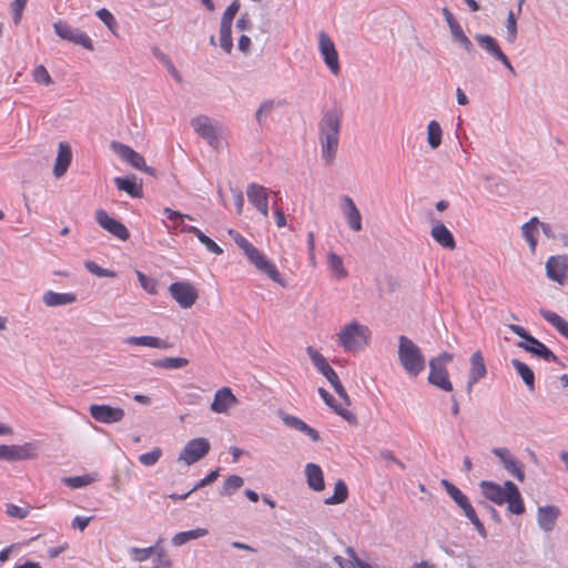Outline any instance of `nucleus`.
I'll use <instances>...</instances> for the list:
<instances>
[{
	"mask_svg": "<svg viewBox=\"0 0 568 568\" xmlns=\"http://www.w3.org/2000/svg\"><path fill=\"white\" fill-rule=\"evenodd\" d=\"M341 123L342 112L332 110L324 113L318 124L321 151L326 164H332L335 160L339 142Z\"/></svg>",
	"mask_w": 568,
	"mask_h": 568,
	"instance_id": "1",
	"label": "nucleus"
},
{
	"mask_svg": "<svg viewBox=\"0 0 568 568\" xmlns=\"http://www.w3.org/2000/svg\"><path fill=\"white\" fill-rule=\"evenodd\" d=\"M480 488L483 495L495 504L503 505L507 503L510 513L521 515L525 511L519 489L513 481L507 480L504 486L493 481H481Z\"/></svg>",
	"mask_w": 568,
	"mask_h": 568,
	"instance_id": "2",
	"label": "nucleus"
},
{
	"mask_svg": "<svg viewBox=\"0 0 568 568\" xmlns=\"http://www.w3.org/2000/svg\"><path fill=\"white\" fill-rule=\"evenodd\" d=\"M230 236L236 245L244 252L248 261L262 273L266 274L273 282L285 286L283 276L274 263H272L260 250H257L247 239L234 230L229 231Z\"/></svg>",
	"mask_w": 568,
	"mask_h": 568,
	"instance_id": "3",
	"label": "nucleus"
},
{
	"mask_svg": "<svg viewBox=\"0 0 568 568\" xmlns=\"http://www.w3.org/2000/svg\"><path fill=\"white\" fill-rule=\"evenodd\" d=\"M398 359L405 372L417 376L425 368V357L420 348L408 337L402 335L398 338Z\"/></svg>",
	"mask_w": 568,
	"mask_h": 568,
	"instance_id": "4",
	"label": "nucleus"
},
{
	"mask_svg": "<svg viewBox=\"0 0 568 568\" xmlns=\"http://www.w3.org/2000/svg\"><path fill=\"white\" fill-rule=\"evenodd\" d=\"M369 331L366 326L352 322L338 334V341L346 351H358L368 344Z\"/></svg>",
	"mask_w": 568,
	"mask_h": 568,
	"instance_id": "5",
	"label": "nucleus"
},
{
	"mask_svg": "<svg viewBox=\"0 0 568 568\" xmlns=\"http://www.w3.org/2000/svg\"><path fill=\"white\" fill-rule=\"evenodd\" d=\"M443 485L446 489V493L450 496V498L464 510L466 517L471 521V524L476 527L478 534L480 536H486V529L484 524L479 520L474 507L469 503L467 496L454 484L448 480H443Z\"/></svg>",
	"mask_w": 568,
	"mask_h": 568,
	"instance_id": "6",
	"label": "nucleus"
},
{
	"mask_svg": "<svg viewBox=\"0 0 568 568\" xmlns=\"http://www.w3.org/2000/svg\"><path fill=\"white\" fill-rule=\"evenodd\" d=\"M210 442L204 437H199L189 440L179 455V460L187 466L195 464L210 452Z\"/></svg>",
	"mask_w": 568,
	"mask_h": 568,
	"instance_id": "7",
	"label": "nucleus"
},
{
	"mask_svg": "<svg viewBox=\"0 0 568 568\" xmlns=\"http://www.w3.org/2000/svg\"><path fill=\"white\" fill-rule=\"evenodd\" d=\"M55 33L63 40L79 44L87 50H93V42L91 38L83 31L72 28L65 21L59 20L53 24Z\"/></svg>",
	"mask_w": 568,
	"mask_h": 568,
	"instance_id": "8",
	"label": "nucleus"
},
{
	"mask_svg": "<svg viewBox=\"0 0 568 568\" xmlns=\"http://www.w3.org/2000/svg\"><path fill=\"white\" fill-rule=\"evenodd\" d=\"M169 292L182 308L192 307L199 297L197 290L190 282H174L169 286Z\"/></svg>",
	"mask_w": 568,
	"mask_h": 568,
	"instance_id": "9",
	"label": "nucleus"
},
{
	"mask_svg": "<svg viewBox=\"0 0 568 568\" xmlns=\"http://www.w3.org/2000/svg\"><path fill=\"white\" fill-rule=\"evenodd\" d=\"M38 456L36 443L23 445H0V459L8 462L33 459Z\"/></svg>",
	"mask_w": 568,
	"mask_h": 568,
	"instance_id": "10",
	"label": "nucleus"
},
{
	"mask_svg": "<svg viewBox=\"0 0 568 568\" xmlns=\"http://www.w3.org/2000/svg\"><path fill=\"white\" fill-rule=\"evenodd\" d=\"M191 124L194 131L206 140L210 145L217 148L221 130L215 122L206 115H199L192 119Z\"/></svg>",
	"mask_w": 568,
	"mask_h": 568,
	"instance_id": "11",
	"label": "nucleus"
},
{
	"mask_svg": "<svg viewBox=\"0 0 568 568\" xmlns=\"http://www.w3.org/2000/svg\"><path fill=\"white\" fill-rule=\"evenodd\" d=\"M318 49L329 71L334 75H338L341 72L338 53L334 42L325 32L320 33Z\"/></svg>",
	"mask_w": 568,
	"mask_h": 568,
	"instance_id": "12",
	"label": "nucleus"
},
{
	"mask_svg": "<svg viewBox=\"0 0 568 568\" xmlns=\"http://www.w3.org/2000/svg\"><path fill=\"white\" fill-rule=\"evenodd\" d=\"M95 220L102 229L110 232L119 240L126 241L130 237V232L126 226L120 221L111 217L104 210H97Z\"/></svg>",
	"mask_w": 568,
	"mask_h": 568,
	"instance_id": "13",
	"label": "nucleus"
},
{
	"mask_svg": "<svg viewBox=\"0 0 568 568\" xmlns=\"http://www.w3.org/2000/svg\"><path fill=\"white\" fill-rule=\"evenodd\" d=\"M90 415L93 419L103 424H113L121 422L125 413L120 407H112L110 405L93 404L89 408Z\"/></svg>",
	"mask_w": 568,
	"mask_h": 568,
	"instance_id": "14",
	"label": "nucleus"
},
{
	"mask_svg": "<svg viewBox=\"0 0 568 568\" xmlns=\"http://www.w3.org/2000/svg\"><path fill=\"white\" fill-rule=\"evenodd\" d=\"M547 276L559 284H564L568 278V256H550L546 262Z\"/></svg>",
	"mask_w": 568,
	"mask_h": 568,
	"instance_id": "15",
	"label": "nucleus"
},
{
	"mask_svg": "<svg viewBox=\"0 0 568 568\" xmlns=\"http://www.w3.org/2000/svg\"><path fill=\"white\" fill-rule=\"evenodd\" d=\"M246 195L252 205L256 207V210L265 217L268 216V193L267 189L256 184L251 183L247 185Z\"/></svg>",
	"mask_w": 568,
	"mask_h": 568,
	"instance_id": "16",
	"label": "nucleus"
},
{
	"mask_svg": "<svg viewBox=\"0 0 568 568\" xmlns=\"http://www.w3.org/2000/svg\"><path fill=\"white\" fill-rule=\"evenodd\" d=\"M476 40L485 51H487L489 54H491L498 61H500L511 73H515V70L509 59L503 52L497 40L494 37L488 34H476Z\"/></svg>",
	"mask_w": 568,
	"mask_h": 568,
	"instance_id": "17",
	"label": "nucleus"
},
{
	"mask_svg": "<svg viewBox=\"0 0 568 568\" xmlns=\"http://www.w3.org/2000/svg\"><path fill=\"white\" fill-rule=\"evenodd\" d=\"M237 398L230 387H222L214 394L211 410L216 414L227 413L229 409L237 404Z\"/></svg>",
	"mask_w": 568,
	"mask_h": 568,
	"instance_id": "18",
	"label": "nucleus"
},
{
	"mask_svg": "<svg viewBox=\"0 0 568 568\" xmlns=\"http://www.w3.org/2000/svg\"><path fill=\"white\" fill-rule=\"evenodd\" d=\"M493 453L500 459L504 468L519 481H524L525 473L520 463L507 448H494Z\"/></svg>",
	"mask_w": 568,
	"mask_h": 568,
	"instance_id": "19",
	"label": "nucleus"
},
{
	"mask_svg": "<svg viewBox=\"0 0 568 568\" xmlns=\"http://www.w3.org/2000/svg\"><path fill=\"white\" fill-rule=\"evenodd\" d=\"M118 153L123 161L128 162L134 169L151 173V169L146 165L144 158L140 153L135 152L132 148L124 144H119Z\"/></svg>",
	"mask_w": 568,
	"mask_h": 568,
	"instance_id": "20",
	"label": "nucleus"
},
{
	"mask_svg": "<svg viewBox=\"0 0 568 568\" xmlns=\"http://www.w3.org/2000/svg\"><path fill=\"white\" fill-rule=\"evenodd\" d=\"M306 352L318 372L322 373L331 384L338 379L336 372L329 366L326 358L317 349L313 346H308Z\"/></svg>",
	"mask_w": 568,
	"mask_h": 568,
	"instance_id": "21",
	"label": "nucleus"
},
{
	"mask_svg": "<svg viewBox=\"0 0 568 568\" xmlns=\"http://www.w3.org/2000/svg\"><path fill=\"white\" fill-rule=\"evenodd\" d=\"M429 368L428 382L445 392H452L453 384L449 381L447 368L437 366L436 363H429Z\"/></svg>",
	"mask_w": 568,
	"mask_h": 568,
	"instance_id": "22",
	"label": "nucleus"
},
{
	"mask_svg": "<svg viewBox=\"0 0 568 568\" xmlns=\"http://www.w3.org/2000/svg\"><path fill=\"white\" fill-rule=\"evenodd\" d=\"M72 161V150L69 143L60 142L55 164L53 168V174L55 178H61L68 171V168Z\"/></svg>",
	"mask_w": 568,
	"mask_h": 568,
	"instance_id": "23",
	"label": "nucleus"
},
{
	"mask_svg": "<svg viewBox=\"0 0 568 568\" xmlns=\"http://www.w3.org/2000/svg\"><path fill=\"white\" fill-rule=\"evenodd\" d=\"M560 515V510L555 506L539 507L537 519L539 527L545 531H550L555 528L556 521Z\"/></svg>",
	"mask_w": 568,
	"mask_h": 568,
	"instance_id": "24",
	"label": "nucleus"
},
{
	"mask_svg": "<svg viewBox=\"0 0 568 568\" xmlns=\"http://www.w3.org/2000/svg\"><path fill=\"white\" fill-rule=\"evenodd\" d=\"M342 201L344 215L348 222L349 227L355 232L361 231L362 215L358 209L356 207L354 201L348 195L343 196Z\"/></svg>",
	"mask_w": 568,
	"mask_h": 568,
	"instance_id": "25",
	"label": "nucleus"
},
{
	"mask_svg": "<svg viewBox=\"0 0 568 568\" xmlns=\"http://www.w3.org/2000/svg\"><path fill=\"white\" fill-rule=\"evenodd\" d=\"M518 346L545 361H557V356L544 343L535 337H529L528 343L520 342Z\"/></svg>",
	"mask_w": 568,
	"mask_h": 568,
	"instance_id": "26",
	"label": "nucleus"
},
{
	"mask_svg": "<svg viewBox=\"0 0 568 568\" xmlns=\"http://www.w3.org/2000/svg\"><path fill=\"white\" fill-rule=\"evenodd\" d=\"M487 373L484 357L479 351L475 352L470 357V371L468 389L470 390L473 385L481 379Z\"/></svg>",
	"mask_w": 568,
	"mask_h": 568,
	"instance_id": "27",
	"label": "nucleus"
},
{
	"mask_svg": "<svg viewBox=\"0 0 568 568\" xmlns=\"http://www.w3.org/2000/svg\"><path fill=\"white\" fill-rule=\"evenodd\" d=\"M430 233L433 239L443 247L455 248L456 242L454 235L442 222H437Z\"/></svg>",
	"mask_w": 568,
	"mask_h": 568,
	"instance_id": "28",
	"label": "nucleus"
},
{
	"mask_svg": "<svg viewBox=\"0 0 568 568\" xmlns=\"http://www.w3.org/2000/svg\"><path fill=\"white\" fill-rule=\"evenodd\" d=\"M318 394L322 397V399L341 417L346 419L349 423H355L356 417L355 415L348 410L346 407H344L341 404H336L335 398L324 388H318Z\"/></svg>",
	"mask_w": 568,
	"mask_h": 568,
	"instance_id": "29",
	"label": "nucleus"
},
{
	"mask_svg": "<svg viewBox=\"0 0 568 568\" xmlns=\"http://www.w3.org/2000/svg\"><path fill=\"white\" fill-rule=\"evenodd\" d=\"M114 183L120 191L126 192L132 197H142V183L134 175L115 178Z\"/></svg>",
	"mask_w": 568,
	"mask_h": 568,
	"instance_id": "30",
	"label": "nucleus"
},
{
	"mask_svg": "<svg viewBox=\"0 0 568 568\" xmlns=\"http://www.w3.org/2000/svg\"><path fill=\"white\" fill-rule=\"evenodd\" d=\"M305 475L307 477V484L313 490L321 491L324 489V475L318 465L313 463L307 464L305 467Z\"/></svg>",
	"mask_w": 568,
	"mask_h": 568,
	"instance_id": "31",
	"label": "nucleus"
},
{
	"mask_svg": "<svg viewBox=\"0 0 568 568\" xmlns=\"http://www.w3.org/2000/svg\"><path fill=\"white\" fill-rule=\"evenodd\" d=\"M124 342L133 346H148L161 349L170 347L168 342L155 336H130Z\"/></svg>",
	"mask_w": 568,
	"mask_h": 568,
	"instance_id": "32",
	"label": "nucleus"
},
{
	"mask_svg": "<svg viewBox=\"0 0 568 568\" xmlns=\"http://www.w3.org/2000/svg\"><path fill=\"white\" fill-rule=\"evenodd\" d=\"M77 300L73 293H55L49 291L43 295V302L47 306H59L71 304Z\"/></svg>",
	"mask_w": 568,
	"mask_h": 568,
	"instance_id": "33",
	"label": "nucleus"
},
{
	"mask_svg": "<svg viewBox=\"0 0 568 568\" xmlns=\"http://www.w3.org/2000/svg\"><path fill=\"white\" fill-rule=\"evenodd\" d=\"M540 314L545 321L550 323L556 329L568 339V322L565 321L561 316H559L557 313L541 310Z\"/></svg>",
	"mask_w": 568,
	"mask_h": 568,
	"instance_id": "34",
	"label": "nucleus"
},
{
	"mask_svg": "<svg viewBox=\"0 0 568 568\" xmlns=\"http://www.w3.org/2000/svg\"><path fill=\"white\" fill-rule=\"evenodd\" d=\"M539 221L537 217L530 219L529 222L525 223L521 227L523 236L529 244L531 252L536 251L537 246V234H538Z\"/></svg>",
	"mask_w": 568,
	"mask_h": 568,
	"instance_id": "35",
	"label": "nucleus"
},
{
	"mask_svg": "<svg viewBox=\"0 0 568 568\" xmlns=\"http://www.w3.org/2000/svg\"><path fill=\"white\" fill-rule=\"evenodd\" d=\"M209 534L205 528H196L193 530L181 531L173 536L172 544L174 546H182L192 539L204 537Z\"/></svg>",
	"mask_w": 568,
	"mask_h": 568,
	"instance_id": "36",
	"label": "nucleus"
},
{
	"mask_svg": "<svg viewBox=\"0 0 568 568\" xmlns=\"http://www.w3.org/2000/svg\"><path fill=\"white\" fill-rule=\"evenodd\" d=\"M513 365H514L515 369L517 371V373L523 378V381L525 382V384L527 385V387L530 390H534L535 389V375H534V372L530 369V367L527 364H525L518 359H514Z\"/></svg>",
	"mask_w": 568,
	"mask_h": 568,
	"instance_id": "37",
	"label": "nucleus"
},
{
	"mask_svg": "<svg viewBox=\"0 0 568 568\" xmlns=\"http://www.w3.org/2000/svg\"><path fill=\"white\" fill-rule=\"evenodd\" d=\"M327 263L335 278L343 280L347 276V271L344 267L342 257L334 252L328 253Z\"/></svg>",
	"mask_w": 568,
	"mask_h": 568,
	"instance_id": "38",
	"label": "nucleus"
},
{
	"mask_svg": "<svg viewBox=\"0 0 568 568\" xmlns=\"http://www.w3.org/2000/svg\"><path fill=\"white\" fill-rule=\"evenodd\" d=\"M189 233L194 234L199 241L206 247L207 251L221 255L223 253V250L207 235H205L200 229L197 227H189L185 229Z\"/></svg>",
	"mask_w": 568,
	"mask_h": 568,
	"instance_id": "39",
	"label": "nucleus"
},
{
	"mask_svg": "<svg viewBox=\"0 0 568 568\" xmlns=\"http://www.w3.org/2000/svg\"><path fill=\"white\" fill-rule=\"evenodd\" d=\"M154 367L165 369H178L189 365V359L184 357H165L152 362Z\"/></svg>",
	"mask_w": 568,
	"mask_h": 568,
	"instance_id": "40",
	"label": "nucleus"
},
{
	"mask_svg": "<svg viewBox=\"0 0 568 568\" xmlns=\"http://www.w3.org/2000/svg\"><path fill=\"white\" fill-rule=\"evenodd\" d=\"M443 130L440 124L432 120L427 126V142L432 149H437L442 143Z\"/></svg>",
	"mask_w": 568,
	"mask_h": 568,
	"instance_id": "41",
	"label": "nucleus"
},
{
	"mask_svg": "<svg viewBox=\"0 0 568 568\" xmlns=\"http://www.w3.org/2000/svg\"><path fill=\"white\" fill-rule=\"evenodd\" d=\"M348 497V488L346 484L339 479L335 483L334 494L325 499L327 505H337L344 503Z\"/></svg>",
	"mask_w": 568,
	"mask_h": 568,
	"instance_id": "42",
	"label": "nucleus"
},
{
	"mask_svg": "<svg viewBox=\"0 0 568 568\" xmlns=\"http://www.w3.org/2000/svg\"><path fill=\"white\" fill-rule=\"evenodd\" d=\"M231 28L232 26H227V23H221L220 28V45L227 53L231 52L233 47Z\"/></svg>",
	"mask_w": 568,
	"mask_h": 568,
	"instance_id": "43",
	"label": "nucleus"
},
{
	"mask_svg": "<svg viewBox=\"0 0 568 568\" xmlns=\"http://www.w3.org/2000/svg\"><path fill=\"white\" fill-rule=\"evenodd\" d=\"M244 484V480L241 476L231 475L229 476L223 485L222 495H232L235 490L240 489Z\"/></svg>",
	"mask_w": 568,
	"mask_h": 568,
	"instance_id": "44",
	"label": "nucleus"
},
{
	"mask_svg": "<svg viewBox=\"0 0 568 568\" xmlns=\"http://www.w3.org/2000/svg\"><path fill=\"white\" fill-rule=\"evenodd\" d=\"M138 280L142 288L151 295L158 294V281L153 277L146 276L141 271H136Z\"/></svg>",
	"mask_w": 568,
	"mask_h": 568,
	"instance_id": "45",
	"label": "nucleus"
},
{
	"mask_svg": "<svg viewBox=\"0 0 568 568\" xmlns=\"http://www.w3.org/2000/svg\"><path fill=\"white\" fill-rule=\"evenodd\" d=\"M452 33L455 39L463 45V48L470 52L473 50V43L469 38L464 33L463 29L458 23H450Z\"/></svg>",
	"mask_w": 568,
	"mask_h": 568,
	"instance_id": "46",
	"label": "nucleus"
},
{
	"mask_svg": "<svg viewBox=\"0 0 568 568\" xmlns=\"http://www.w3.org/2000/svg\"><path fill=\"white\" fill-rule=\"evenodd\" d=\"M162 456V449L159 447L153 448L149 453L139 456V462L144 466L155 465Z\"/></svg>",
	"mask_w": 568,
	"mask_h": 568,
	"instance_id": "47",
	"label": "nucleus"
},
{
	"mask_svg": "<svg viewBox=\"0 0 568 568\" xmlns=\"http://www.w3.org/2000/svg\"><path fill=\"white\" fill-rule=\"evenodd\" d=\"M84 265H85V268L90 273H92V274H94V275H97L99 277H115L116 276L115 272H113L111 270H108V268H103V267L99 266L93 261H87L84 263Z\"/></svg>",
	"mask_w": 568,
	"mask_h": 568,
	"instance_id": "48",
	"label": "nucleus"
},
{
	"mask_svg": "<svg viewBox=\"0 0 568 568\" xmlns=\"http://www.w3.org/2000/svg\"><path fill=\"white\" fill-rule=\"evenodd\" d=\"M33 80L43 85H50L52 83V78L44 65L40 64L36 67L33 70Z\"/></svg>",
	"mask_w": 568,
	"mask_h": 568,
	"instance_id": "49",
	"label": "nucleus"
},
{
	"mask_svg": "<svg viewBox=\"0 0 568 568\" xmlns=\"http://www.w3.org/2000/svg\"><path fill=\"white\" fill-rule=\"evenodd\" d=\"M98 18L109 28L111 32H115L118 23L113 14L105 8L97 11Z\"/></svg>",
	"mask_w": 568,
	"mask_h": 568,
	"instance_id": "50",
	"label": "nucleus"
},
{
	"mask_svg": "<svg viewBox=\"0 0 568 568\" xmlns=\"http://www.w3.org/2000/svg\"><path fill=\"white\" fill-rule=\"evenodd\" d=\"M506 28H507V40H508V42L513 43L517 37V21H516L515 13L513 11L508 12L507 20H506Z\"/></svg>",
	"mask_w": 568,
	"mask_h": 568,
	"instance_id": "51",
	"label": "nucleus"
},
{
	"mask_svg": "<svg viewBox=\"0 0 568 568\" xmlns=\"http://www.w3.org/2000/svg\"><path fill=\"white\" fill-rule=\"evenodd\" d=\"M6 513L10 517H14L18 519H24L29 515L30 508L29 507H20V506L13 505V504H9L7 506Z\"/></svg>",
	"mask_w": 568,
	"mask_h": 568,
	"instance_id": "52",
	"label": "nucleus"
},
{
	"mask_svg": "<svg viewBox=\"0 0 568 568\" xmlns=\"http://www.w3.org/2000/svg\"><path fill=\"white\" fill-rule=\"evenodd\" d=\"M92 481H93V478L91 476H89V475L69 477V478L65 479V483L71 488L84 487V486L91 484Z\"/></svg>",
	"mask_w": 568,
	"mask_h": 568,
	"instance_id": "53",
	"label": "nucleus"
},
{
	"mask_svg": "<svg viewBox=\"0 0 568 568\" xmlns=\"http://www.w3.org/2000/svg\"><path fill=\"white\" fill-rule=\"evenodd\" d=\"M240 10V3L237 1H233L224 11L221 23H227V26H232V21L236 13Z\"/></svg>",
	"mask_w": 568,
	"mask_h": 568,
	"instance_id": "54",
	"label": "nucleus"
},
{
	"mask_svg": "<svg viewBox=\"0 0 568 568\" xmlns=\"http://www.w3.org/2000/svg\"><path fill=\"white\" fill-rule=\"evenodd\" d=\"M28 3V0H14L11 3V9L13 12V21L18 24L21 21L22 12Z\"/></svg>",
	"mask_w": 568,
	"mask_h": 568,
	"instance_id": "55",
	"label": "nucleus"
},
{
	"mask_svg": "<svg viewBox=\"0 0 568 568\" xmlns=\"http://www.w3.org/2000/svg\"><path fill=\"white\" fill-rule=\"evenodd\" d=\"M335 390V393L338 395V397L343 400V406L344 407H348L351 405V399L346 393V389L344 388V386L342 385L339 378L336 379L335 382H333L331 384Z\"/></svg>",
	"mask_w": 568,
	"mask_h": 568,
	"instance_id": "56",
	"label": "nucleus"
},
{
	"mask_svg": "<svg viewBox=\"0 0 568 568\" xmlns=\"http://www.w3.org/2000/svg\"><path fill=\"white\" fill-rule=\"evenodd\" d=\"M154 551V547L149 548H132L131 554L133 555V558L138 561H144L148 558H150L151 554Z\"/></svg>",
	"mask_w": 568,
	"mask_h": 568,
	"instance_id": "57",
	"label": "nucleus"
},
{
	"mask_svg": "<svg viewBox=\"0 0 568 568\" xmlns=\"http://www.w3.org/2000/svg\"><path fill=\"white\" fill-rule=\"evenodd\" d=\"M285 425L296 429V430H300V432H304L305 430V427H306V423H304L302 419H300L298 417H295V416H292V415H287L283 418Z\"/></svg>",
	"mask_w": 568,
	"mask_h": 568,
	"instance_id": "58",
	"label": "nucleus"
},
{
	"mask_svg": "<svg viewBox=\"0 0 568 568\" xmlns=\"http://www.w3.org/2000/svg\"><path fill=\"white\" fill-rule=\"evenodd\" d=\"M219 477V469L212 470L210 474H207L203 479H201L192 489L191 491H195L200 488H203L213 481H215Z\"/></svg>",
	"mask_w": 568,
	"mask_h": 568,
	"instance_id": "59",
	"label": "nucleus"
},
{
	"mask_svg": "<svg viewBox=\"0 0 568 568\" xmlns=\"http://www.w3.org/2000/svg\"><path fill=\"white\" fill-rule=\"evenodd\" d=\"M91 520H92V517L77 516L72 520V528L83 531L88 527V525L90 524Z\"/></svg>",
	"mask_w": 568,
	"mask_h": 568,
	"instance_id": "60",
	"label": "nucleus"
},
{
	"mask_svg": "<svg viewBox=\"0 0 568 568\" xmlns=\"http://www.w3.org/2000/svg\"><path fill=\"white\" fill-rule=\"evenodd\" d=\"M454 358L453 354H449L447 352L442 353L439 356L433 358L429 363H436L437 366L446 367V365L452 362Z\"/></svg>",
	"mask_w": 568,
	"mask_h": 568,
	"instance_id": "61",
	"label": "nucleus"
},
{
	"mask_svg": "<svg viewBox=\"0 0 568 568\" xmlns=\"http://www.w3.org/2000/svg\"><path fill=\"white\" fill-rule=\"evenodd\" d=\"M164 214L165 216L171 220V221H174V220H183V219H187V220H193L192 216L187 215V214H182L178 211H174L170 207H165L164 209Z\"/></svg>",
	"mask_w": 568,
	"mask_h": 568,
	"instance_id": "62",
	"label": "nucleus"
},
{
	"mask_svg": "<svg viewBox=\"0 0 568 568\" xmlns=\"http://www.w3.org/2000/svg\"><path fill=\"white\" fill-rule=\"evenodd\" d=\"M509 328L513 333H515L516 335H518L519 337L526 339L525 343H528V338L529 337H532L523 326L520 325H516V324H511L509 325Z\"/></svg>",
	"mask_w": 568,
	"mask_h": 568,
	"instance_id": "63",
	"label": "nucleus"
},
{
	"mask_svg": "<svg viewBox=\"0 0 568 568\" xmlns=\"http://www.w3.org/2000/svg\"><path fill=\"white\" fill-rule=\"evenodd\" d=\"M233 199H234V204H235V207H236V213L237 214H242L243 206H244V197H243L242 192L241 191H236L233 194Z\"/></svg>",
	"mask_w": 568,
	"mask_h": 568,
	"instance_id": "64",
	"label": "nucleus"
}]
</instances>
